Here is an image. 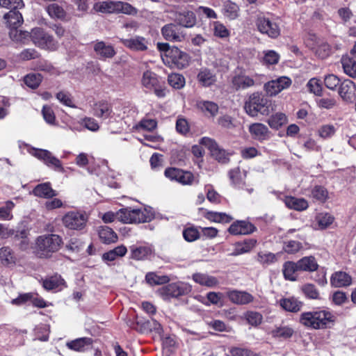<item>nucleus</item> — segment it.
<instances>
[{
	"instance_id": "nucleus-1",
	"label": "nucleus",
	"mask_w": 356,
	"mask_h": 356,
	"mask_svg": "<svg viewBox=\"0 0 356 356\" xmlns=\"http://www.w3.org/2000/svg\"><path fill=\"white\" fill-rule=\"evenodd\" d=\"M335 321L334 315L325 309H317L303 312L300 316L301 324L313 329H324L330 327Z\"/></svg>"
},
{
	"instance_id": "nucleus-2",
	"label": "nucleus",
	"mask_w": 356,
	"mask_h": 356,
	"mask_svg": "<svg viewBox=\"0 0 356 356\" xmlns=\"http://www.w3.org/2000/svg\"><path fill=\"white\" fill-rule=\"evenodd\" d=\"M63 244L62 238L54 234H46L38 236L35 241V251L40 258H49L59 250Z\"/></svg>"
},
{
	"instance_id": "nucleus-3",
	"label": "nucleus",
	"mask_w": 356,
	"mask_h": 356,
	"mask_svg": "<svg viewBox=\"0 0 356 356\" xmlns=\"http://www.w3.org/2000/svg\"><path fill=\"white\" fill-rule=\"evenodd\" d=\"M154 213L150 209L126 207L117 211V220L123 223H142L153 219Z\"/></svg>"
},
{
	"instance_id": "nucleus-4",
	"label": "nucleus",
	"mask_w": 356,
	"mask_h": 356,
	"mask_svg": "<svg viewBox=\"0 0 356 356\" xmlns=\"http://www.w3.org/2000/svg\"><path fill=\"white\" fill-rule=\"evenodd\" d=\"M93 10L97 13L106 14L123 13L126 15H135L137 13V10L129 3L112 0L95 3L93 5Z\"/></svg>"
},
{
	"instance_id": "nucleus-5",
	"label": "nucleus",
	"mask_w": 356,
	"mask_h": 356,
	"mask_svg": "<svg viewBox=\"0 0 356 356\" xmlns=\"http://www.w3.org/2000/svg\"><path fill=\"white\" fill-rule=\"evenodd\" d=\"M270 102L259 93L252 94L248 102H245L244 108L245 112L252 117L257 116L259 113L267 115L270 113Z\"/></svg>"
},
{
	"instance_id": "nucleus-6",
	"label": "nucleus",
	"mask_w": 356,
	"mask_h": 356,
	"mask_svg": "<svg viewBox=\"0 0 356 356\" xmlns=\"http://www.w3.org/2000/svg\"><path fill=\"white\" fill-rule=\"evenodd\" d=\"M255 25L257 31L270 38L276 39L281 34V28L277 19L266 15L257 16Z\"/></svg>"
},
{
	"instance_id": "nucleus-7",
	"label": "nucleus",
	"mask_w": 356,
	"mask_h": 356,
	"mask_svg": "<svg viewBox=\"0 0 356 356\" xmlns=\"http://www.w3.org/2000/svg\"><path fill=\"white\" fill-rule=\"evenodd\" d=\"M141 83L146 90L154 91L158 97H164L166 95L163 82L156 73L151 70H146L143 72Z\"/></svg>"
},
{
	"instance_id": "nucleus-8",
	"label": "nucleus",
	"mask_w": 356,
	"mask_h": 356,
	"mask_svg": "<svg viewBox=\"0 0 356 356\" xmlns=\"http://www.w3.org/2000/svg\"><path fill=\"white\" fill-rule=\"evenodd\" d=\"M31 38L33 42L42 49L54 51L58 47L57 41L54 40L53 36L46 33L41 28L33 29L31 32Z\"/></svg>"
},
{
	"instance_id": "nucleus-9",
	"label": "nucleus",
	"mask_w": 356,
	"mask_h": 356,
	"mask_svg": "<svg viewBox=\"0 0 356 356\" xmlns=\"http://www.w3.org/2000/svg\"><path fill=\"white\" fill-rule=\"evenodd\" d=\"M31 154L42 161L48 168L56 172L64 173L65 169L63 166L62 162L56 158L53 154L47 149H34Z\"/></svg>"
},
{
	"instance_id": "nucleus-10",
	"label": "nucleus",
	"mask_w": 356,
	"mask_h": 356,
	"mask_svg": "<svg viewBox=\"0 0 356 356\" xmlns=\"http://www.w3.org/2000/svg\"><path fill=\"white\" fill-rule=\"evenodd\" d=\"M88 217L85 212L82 211H69L62 219L64 226L70 229L81 230L88 221Z\"/></svg>"
},
{
	"instance_id": "nucleus-11",
	"label": "nucleus",
	"mask_w": 356,
	"mask_h": 356,
	"mask_svg": "<svg viewBox=\"0 0 356 356\" xmlns=\"http://www.w3.org/2000/svg\"><path fill=\"white\" fill-rule=\"evenodd\" d=\"M162 36L165 40L172 42H180L185 39V34L181 27L175 23L164 25L161 30Z\"/></svg>"
},
{
	"instance_id": "nucleus-12",
	"label": "nucleus",
	"mask_w": 356,
	"mask_h": 356,
	"mask_svg": "<svg viewBox=\"0 0 356 356\" xmlns=\"http://www.w3.org/2000/svg\"><path fill=\"white\" fill-rule=\"evenodd\" d=\"M191 291V286L184 282L171 283L161 289V293L165 298H177Z\"/></svg>"
},
{
	"instance_id": "nucleus-13",
	"label": "nucleus",
	"mask_w": 356,
	"mask_h": 356,
	"mask_svg": "<svg viewBox=\"0 0 356 356\" xmlns=\"http://www.w3.org/2000/svg\"><path fill=\"white\" fill-rule=\"evenodd\" d=\"M291 79L287 76H280L265 83L264 90L270 96H275L291 85Z\"/></svg>"
},
{
	"instance_id": "nucleus-14",
	"label": "nucleus",
	"mask_w": 356,
	"mask_h": 356,
	"mask_svg": "<svg viewBox=\"0 0 356 356\" xmlns=\"http://www.w3.org/2000/svg\"><path fill=\"white\" fill-rule=\"evenodd\" d=\"M132 327L140 333L155 332L156 333L161 334L163 332L161 325L154 318L146 321L137 320L135 325Z\"/></svg>"
},
{
	"instance_id": "nucleus-15",
	"label": "nucleus",
	"mask_w": 356,
	"mask_h": 356,
	"mask_svg": "<svg viewBox=\"0 0 356 356\" xmlns=\"http://www.w3.org/2000/svg\"><path fill=\"white\" fill-rule=\"evenodd\" d=\"M256 229V227L250 222L236 220L230 225L228 232L234 235H245L253 233Z\"/></svg>"
},
{
	"instance_id": "nucleus-16",
	"label": "nucleus",
	"mask_w": 356,
	"mask_h": 356,
	"mask_svg": "<svg viewBox=\"0 0 356 356\" xmlns=\"http://www.w3.org/2000/svg\"><path fill=\"white\" fill-rule=\"evenodd\" d=\"M172 62L179 69H182L188 65L190 62V56L184 51H181L179 48L173 47L169 51L168 54Z\"/></svg>"
},
{
	"instance_id": "nucleus-17",
	"label": "nucleus",
	"mask_w": 356,
	"mask_h": 356,
	"mask_svg": "<svg viewBox=\"0 0 356 356\" xmlns=\"http://www.w3.org/2000/svg\"><path fill=\"white\" fill-rule=\"evenodd\" d=\"M229 300L235 305H243L252 302L254 296L247 291L232 290L227 293Z\"/></svg>"
},
{
	"instance_id": "nucleus-18",
	"label": "nucleus",
	"mask_w": 356,
	"mask_h": 356,
	"mask_svg": "<svg viewBox=\"0 0 356 356\" xmlns=\"http://www.w3.org/2000/svg\"><path fill=\"white\" fill-rule=\"evenodd\" d=\"M120 42L124 47L133 51H143L148 48V40L142 36L136 35L131 38L121 39Z\"/></svg>"
},
{
	"instance_id": "nucleus-19",
	"label": "nucleus",
	"mask_w": 356,
	"mask_h": 356,
	"mask_svg": "<svg viewBox=\"0 0 356 356\" xmlns=\"http://www.w3.org/2000/svg\"><path fill=\"white\" fill-rule=\"evenodd\" d=\"M339 94L345 101L351 102L356 97V86L350 79H344L339 87Z\"/></svg>"
},
{
	"instance_id": "nucleus-20",
	"label": "nucleus",
	"mask_w": 356,
	"mask_h": 356,
	"mask_svg": "<svg viewBox=\"0 0 356 356\" xmlns=\"http://www.w3.org/2000/svg\"><path fill=\"white\" fill-rule=\"evenodd\" d=\"M131 257L136 260H144L152 254V248L149 245L135 244L129 247Z\"/></svg>"
},
{
	"instance_id": "nucleus-21",
	"label": "nucleus",
	"mask_w": 356,
	"mask_h": 356,
	"mask_svg": "<svg viewBox=\"0 0 356 356\" xmlns=\"http://www.w3.org/2000/svg\"><path fill=\"white\" fill-rule=\"evenodd\" d=\"M175 21L180 27L191 28L196 23V17L193 11L186 10L177 13Z\"/></svg>"
},
{
	"instance_id": "nucleus-22",
	"label": "nucleus",
	"mask_w": 356,
	"mask_h": 356,
	"mask_svg": "<svg viewBox=\"0 0 356 356\" xmlns=\"http://www.w3.org/2000/svg\"><path fill=\"white\" fill-rule=\"evenodd\" d=\"M279 305L284 311L292 313L300 311L303 306L302 302L293 296L281 298Z\"/></svg>"
},
{
	"instance_id": "nucleus-23",
	"label": "nucleus",
	"mask_w": 356,
	"mask_h": 356,
	"mask_svg": "<svg viewBox=\"0 0 356 356\" xmlns=\"http://www.w3.org/2000/svg\"><path fill=\"white\" fill-rule=\"evenodd\" d=\"M197 79L203 87H209L216 82V76L212 70L202 67L197 74Z\"/></svg>"
},
{
	"instance_id": "nucleus-24",
	"label": "nucleus",
	"mask_w": 356,
	"mask_h": 356,
	"mask_svg": "<svg viewBox=\"0 0 356 356\" xmlns=\"http://www.w3.org/2000/svg\"><path fill=\"white\" fill-rule=\"evenodd\" d=\"M351 283L350 275L343 271L335 272L330 277V284L334 287H346L350 286Z\"/></svg>"
},
{
	"instance_id": "nucleus-25",
	"label": "nucleus",
	"mask_w": 356,
	"mask_h": 356,
	"mask_svg": "<svg viewBox=\"0 0 356 356\" xmlns=\"http://www.w3.org/2000/svg\"><path fill=\"white\" fill-rule=\"evenodd\" d=\"M93 340L90 337L78 338L66 343L67 347L72 350L83 352L92 344Z\"/></svg>"
},
{
	"instance_id": "nucleus-26",
	"label": "nucleus",
	"mask_w": 356,
	"mask_h": 356,
	"mask_svg": "<svg viewBox=\"0 0 356 356\" xmlns=\"http://www.w3.org/2000/svg\"><path fill=\"white\" fill-rule=\"evenodd\" d=\"M8 26L11 30H17L23 23V17L18 9L10 10L4 15Z\"/></svg>"
},
{
	"instance_id": "nucleus-27",
	"label": "nucleus",
	"mask_w": 356,
	"mask_h": 356,
	"mask_svg": "<svg viewBox=\"0 0 356 356\" xmlns=\"http://www.w3.org/2000/svg\"><path fill=\"white\" fill-rule=\"evenodd\" d=\"M94 50L101 59L111 58L116 54L113 46L106 44L103 41L97 42L94 46Z\"/></svg>"
},
{
	"instance_id": "nucleus-28",
	"label": "nucleus",
	"mask_w": 356,
	"mask_h": 356,
	"mask_svg": "<svg viewBox=\"0 0 356 356\" xmlns=\"http://www.w3.org/2000/svg\"><path fill=\"white\" fill-rule=\"evenodd\" d=\"M192 277L195 282L209 288L215 287L219 284L216 277L206 273H196L193 275Z\"/></svg>"
},
{
	"instance_id": "nucleus-29",
	"label": "nucleus",
	"mask_w": 356,
	"mask_h": 356,
	"mask_svg": "<svg viewBox=\"0 0 356 356\" xmlns=\"http://www.w3.org/2000/svg\"><path fill=\"white\" fill-rule=\"evenodd\" d=\"M249 131L252 137L259 140H264L269 137L268 127L261 123H254L249 127Z\"/></svg>"
},
{
	"instance_id": "nucleus-30",
	"label": "nucleus",
	"mask_w": 356,
	"mask_h": 356,
	"mask_svg": "<svg viewBox=\"0 0 356 356\" xmlns=\"http://www.w3.org/2000/svg\"><path fill=\"white\" fill-rule=\"evenodd\" d=\"M286 207L298 211H304L308 208V202L304 198H297L292 196L285 197L284 200Z\"/></svg>"
},
{
	"instance_id": "nucleus-31",
	"label": "nucleus",
	"mask_w": 356,
	"mask_h": 356,
	"mask_svg": "<svg viewBox=\"0 0 356 356\" xmlns=\"http://www.w3.org/2000/svg\"><path fill=\"white\" fill-rule=\"evenodd\" d=\"M33 193L35 196L47 199L51 198L57 195V193L51 188V184L49 182L37 185L34 188Z\"/></svg>"
},
{
	"instance_id": "nucleus-32",
	"label": "nucleus",
	"mask_w": 356,
	"mask_h": 356,
	"mask_svg": "<svg viewBox=\"0 0 356 356\" xmlns=\"http://www.w3.org/2000/svg\"><path fill=\"white\" fill-rule=\"evenodd\" d=\"M256 81L253 77L246 75H237L232 79L233 86L237 89H246L255 85Z\"/></svg>"
},
{
	"instance_id": "nucleus-33",
	"label": "nucleus",
	"mask_w": 356,
	"mask_h": 356,
	"mask_svg": "<svg viewBox=\"0 0 356 356\" xmlns=\"http://www.w3.org/2000/svg\"><path fill=\"white\" fill-rule=\"evenodd\" d=\"M98 234L100 240L106 244L115 243L118 240L115 232L108 226H101L98 229Z\"/></svg>"
},
{
	"instance_id": "nucleus-34",
	"label": "nucleus",
	"mask_w": 356,
	"mask_h": 356,
	"mask_svg": "<svg viewBox=\"0 0 356 356\" xmlns=\"http://www.w3.org/2000/svg\"><path fill=\"white\" fill-rule=\"evenodd\" d=\"M197 106L207 116L214 117L218 112V104L213 102L200 100L197 102Z\"/></svg>"
},
{
	"instance_id": "nucleus-35",
	"label": "nucleus",
	"mask_w": 356,
	"mask_h": 356,
	"mask_svg": "<svg viewBox=\"0 0 356 356\" xmlns=\"http://www.w3.org/2000/svg\"><path fill=\"white\" fill-rule=\"evenodd\" d=\"M94 115L104 119L108 118L112 112L111 105L106 101H100L94 104Z\"/></svg>"
},
{
	"instance_id": "nucleus-36",
	"label": "nucleus",
	"mask_w": 356,
	"mask_h": 356,
	"mask_svg": "<svg viewBox=\"0 0 356 356\" xmlns=\"http://www.w3.org/2000/svg\"><path fill=\"white\" fill-rule=\"evenodd\" d=\"M257 241L253 238L248 239L242 243L236 244L234 251L230 254L231 256H238L244 253L249 252L256 245Z\"/></svg>"
},
{
	"instance_id": "nucleus-37",
	"label": "nucleus",
	"mask_w": 356,
	"mask_h": 356,
	"mask_svg": "<svg viewBox=\"0 0 356 356\" xmlns=\"http://www.w3.org/2000/svg\"><path fill=\"white\" fill-rule=\"evenodd\" d=\"M46 10L51 18L54 19L64 20L67 15L64 8L56 3L49 4L46 7Z\"/></svg>"
},
{
	"instance_id": "nucleus-38",
	"label": "nucleus",
	"mask_w": 356,
	"mask_h": 356,
	"mask_svg": "<svg viewBox=\"0 0 356 356\" xmlns=\"http://www.w3.org/2000/svg\"><path fill=\"white\" fill-rule=\"evenodd\" d=\"M298 262V268L300 271H315L318 268V264L316 259L312 257H305L300 259Z\"/></svg>"
},
{
	"instance_id": "nucleus-39",
	"label": "nucleus",
	"mask_w": 356,
	"mask_h": 356,
	"mask_svg": "<svg viewBox=\"0 0 356 356\" xmlns=\"http://www.w3.org/2000/svg\"><path fill=\"white\" fill-rule=\"evenodd\" d=\"M311 48L315 50L316 54L323 59L330 56L331 53L330 45L323 40H318L315 44H311Z\"/></svg>"
},
{
	"instance_id": "nucleus-40",
	"label": "nucleus",
	"mask_w": 356,
	"mask_h": 356,
	"mask_svg": "<svg viewBox=\"0 0 356 356\" xmlns=\"http://www.w3.org/2000/svg\"><path fill=\"white\" fill-rule=\"evenodd\" d=\"M341 64L346 74L352 78H356V61L348 56H343Z\"/></svg>"
},
{
	"instance_id": "nucleus-41",
	"label": "nucleus",
	"mask_w": 356,
	"mask_h": 356,
	"mask_svg": "<svg viewBox=\"0 0 356 356\" xmlns=\"http://www.w3.org/2000/svg\"><path fill=\"white\" fill-rule=\"evenodd\" d=\"M127 252L124 245H118L113 250H111L103 254L102 259L105 261H113L118 257H123Z\"/></svg>"
},
{
	"instance_id": "nucleus-42",
	"label": "nucleus",
	"mask_w": 356,
	"mask_h": 356,
	"mask_svg": "<svg viewBox=\"0 0 356 356\" xmlns=\"http://www.w3.org/2000/svg\"><path fill=\"white\" fill-rule=\"evenodd\" d=\"M300 270L298 268V262L287 261L284 264L283 274L286 280L290 281L296 280V271Z\"/></svg>"
},
{
	"instance_id": "nucleus-43",
	"label": "nucleus",
	"mask_w": 356,
	"mask_h": 356,
	"mask_svg": "<svg viewBox=\"0 0 356 356\" xmlns=\"http://www.w3.org/2000/svg\"><path fill=\"white\" fill-rule=\"evenodd\" d=\"M287 122V117L282 113H277L268 120V124L273 129H279Z\"/></svg>"
},
{
	"instance_id": "nucleus-44",
	"label": "nucleus",
	"mask_w": 356,
	"mask_h": 356,
	"mask_svg": "<svg viewBox=\"0 0 356 356\" xmlns=\"http://www.w3.org/2000/svg\"><path fill=\"white\" fill-rule=\"evenodd\" d=\"M205 217L211 221L220 223H227L233 219L230 215L225 213L216 211H207Z\"/></svg>"
},
{
	"instance_id": "nucleus-45",
	"label": "nucleus",
	"mask_w": 356,
	"mask_h": 356,
	"mask_svg": "<svg viewBox=\"0 0 356 356\" xmlns=\"http://www.w3.org/2000/svg\"><path fill=\"white\" fill-rule=\"evenodd\" d=\"M239 8L230 1H226L223 5V13L229 19H234L238 16Z\"/></svg>"
},
{
	"instance_id": "nucleus-46",
	"label": "nucleus",
	"mask_w": 356,
	"mask_h": 356,
	"mask_svg": "<svg viewBox=\"0 0 356 356\" xmlns=\"http://www.w3.org/2000/svg\"><path fill=\"white\" fill-rule=\"evenodd\" d=\"M301 291L304 296L311 300H321V295L319 291L315 285L312 284H305L302 288Z\"/></svg>"
},
{
	"instance_id": "nucleus-47",
	"label": "nucleus",
	"mask_w": 356,
	"mask_h": 356,
	"mask_svg": "<svg viewBox=\"0 0 356 356\" xmlns=\"http://www.w3.org/2000/svg\"><path fill=\"white\" fill-rule=\"evenodd\" d=\"M263 55L262 63L265 65H273L279 62L280 55L274 50H265Z\"/></svg>"
},
{
	"instance_id": "nucleus-48",
	"label": "nucleus",
	"mask_w": 356,
	"mask_h": 356,
	"mask_svg": "<svg viewBox=\"0 0 356 356\" xmlns=\"http://www.w3.org/2000/svg\"><path fill=\"white\" fill-rule=\"evenodd\" d=\"M270 333L275 338L288 339L293 335V330L289 326H280L272 330Z\"/></svg>"
},
{
	"instance_id": "nucleus-49",
	"label": "nucleus",
	"mask_w": 356,
	"mask_h": 356,
	"mask_svg": "<svg viewBox=\"0 0 356 356\" xmlns=\"http://www.w3.org/2000/svg\"><path fill=\"white\" fill-rule=\"evenodd\" d=\"M145 280L150 285H160L169 282L170 279L167 275H158L154 273H148L145 275Z\"/></svg>"
},
{
	"instance_id": "nucleus-50",
	"label": "nucleus",
	"mask_w": 356,
	"mask_h": 356,
	"mask_svg": "<svg viewBox=\"0 0 356 356\" xmlns=\"http://www.w3.org/2000/svg\"><path fill=\"white\" fill-rule=\"evenodd\" d=\"M232 184L235 187H241L244 184V177H243L240 168H235L229 171L228 173Z\"/></svg>"
},
{
	"instance_id": "nucleus-51",
	"label": "nucleus",
	"mask_w": 356,
	"mask_h": 356,
	"mask_svg": "<svg viewBox=\"0 0 356 356\" xmlns=\"http://www.w3.org/2000/svg\"><path fill=\"white\" fill-rule=\"evenodd\" d=\"M64 282V280L61 277L54 276L44 280L42 282V286L47 290H54L58 289Z\"/></svg>"
},
{
	"instance_id": "nucleus-52",
	"label": "nucleus",
	"mask_w": 356,
	"mask_h": 356,
	"mask_svg": "<svg viewBox=\"0 0 356 356\" xmlns=\"http://www.w3.org/2000/svg\"><path fill=\"white\" fill-rule=\"evenodd\" d=\"M306 87L309 92L313 93L316 96L322 95L323 88L321 82L317 78H312L309 79Z\"/></svg>"
},
{
	"instance_id": "nucleus-53",
	"label": "nucleus",
	"mask_w": 356,
	"mask_h": 356,
	"mask_svg": "<svg viewBox=\"0 0 356 356\" xmlns=\"http://www.w3.org/2000/svg\"><path fill=\"white\" fill-rule=\"evenodd\" d=\"M168 81L169 85L175 89H181L185 85V78L181 74L177 73L170 74Z\"/></svg>"
},
{
	"instance_id": "nucleus-54",
	"label": "nucleus",
	"mask_w": 356,
	"mask_h": 356,
	"mask_svg": "<svg viewBox=\"0 0 356 356\" xmlns=\"http://www.w3.org/2000/svg\"><path fill=\"white\" fill-rule=\"evenodd\" d=\"M42 76L40 74L31 73L24 76V83L29 88H37L42 81Z\"/></svg>"
},
{
	"instance_id": "nucleus-55",
	"label": "nucleus",
	"mask_w": 356,
	"mask_h": 356,
	"mask_svg": "<svg viewBox=\"0 0 356 356\" xmlns=\"http://www.w3.org/2000/svg\"><path fill=\"white\" fill-rule=\"evenodd\" d=\"M257 260L264 266H268L277 261L276 255L269 252H260L257 254Z\"/></svg>"
},
{
	"instance_id": "nucleus-56",
	"label": "nucleus",
	"mask_w": 356,
	"mask_h": 356,
	"mask_svg": "<svg viewBox=\"0 0 356 356\" xmlns=\"http://www.w3.org/2000/svg\"><path fill=\"white\" fill-rule=\"evenodd\" d=\"M0 259L4 265L13 264L15 261L12 250L8 247H3L0 249Z\"/></svg>"
},
{
	"instance_id": "nucleus-57",
	"label": "nucleus",
	"mask_w": 356,
	"mask_h": 356,
	"mask_svg": "<svg viewBox=\"0 0 356 356\" xmlns=\"http://www.w3.org/2000/svg\"><path fill=\"white\" fill-rule=\"evenodd\" d=\"M15 207V204L11 201L6 202L5 206L0 207V220H10L13 218L11 211Z\"/></svg>"
},
{
	"instance_id": "nucleus-58",
	"label": "nucleus",
	"mask_w": 356,
	"mask_h": 356,
	"mask_svg": "<svg viewBox=\"0 0 356 356\" xmlns=\"http://www.w3.org/2000/svg\"><path fill=\"white\" fill-rule=\"evenodd\" d=\"M42 114L44 121L50 124L55 125L56 123L55 113L51 106L44 105L42 109Z\"/></svg>"
},
{
	"instance_id": "nucleus-59",
	"label": "nucleus",
	"mask_w": 356,
	"mask_h": 356,
	"mask_svg": "<svg viewBox=\"0 0 356 356\" xmlns=\"http://www.w3.org/2000/svg\"><path fill=\"white\" fill-rule=\"evenodd\" d=\"M245 318L248 323L252 326L260 325L263 320V316L259 312L252 311L246 312Z\"/></svg>"
},
{
	"instance_id": "nucleus-60",
	"label": "nucleus",
	"mask_w": 356,
	"mask_h": 356,
	"mask_svg": "<svg viewBox=\"0 0 356 356\" xmlns=\"http://www.w3.org/2000/svg\"><path fill=\"white\" fill-rule=\"evenodd\" d=\"M212 156L220 163H226L229 161L228 154L225 149L220 148L218 145H216L211 151Z\"/></svg>"
},
{
	"instance_id": "nucleus-61",
	"label": "nucleus",
	"mask_w": 356,
	"mask_h": 356,
	"mask_svg": "<svg viewBox=\"0 0 356 356\" xmlns=\"http://www.w3.org/2000/svg\"><path fill=\"white\" fill-rule=\"evenodd\" d=\"M157 126V122L154 119L144 118L136 125L138 130L152 131Z\"/></svg>"
},
{
	"instance_id": "nucleus-62",
	"label": "nucleus",
	"mask_w": 356,
	"mask_h": 356,
	"mask_svg": "<svg viewBox=\"0 0 356 356\" xmlns=\"http://www.w3.org/2000/svg\"><path fill=\"white\" fill-rule=\"evenodd\" d=\"M57 99L63 105L75 108V105L73 104V100L71 95L65 91H60L56 94Z\"/></svg>"
},
{
	"instance_id": "nucleus-63",
	"label": "nucleus",
	"mask_w": 356,
	"mask_h": 356,
	"mask_svg": "<svg viewBox=\"0 0 356 356\" xmlns=\"http://www.w3.org/2000/svg\"><path fill=\"white\" fill-rule=\"evenodd\" d=\"M312 195L316 200L325 202L327 198L328 193L324 187L316 186L313 188Z\"/></svg>"
},
{
	"instance_id": "nucleus-64",
	"label": "nucleus",
	"mask_w": 356,
	"mask_h": 356,
	"mask_svg": "<svg viewBox=\"0 0 356 356\" xmlns=\"http://www.w3.org/2000/svg\"><path fill=\"white\" fill-rule=\"evenodd\" d=\"M316 220L319 227L322 229H325L330 225L334 220V218L329 213H319L316 216Z\"/></svg>"
}]
</instances>
